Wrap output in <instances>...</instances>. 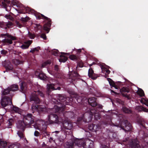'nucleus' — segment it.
I'll list each match as a JSON object with an SVG mask.
<instances>
[{
  "label": "nucleus",
  "mask_w": 148,
  "mask_h": 148,
  "mask_svg": "<svg viewBox=\"0 0 148 148\" xmlns=\"http://www.w3.org/2000/svg\"><path fill=\"white\" fill-rule=\"evenodd\" d=\"M20 10L21 11V13H28L29 14H34L38 19L39 20L41 19H45L47 21V22L44 25L43 29L44 30L47 32V33H48L51 24V20L50 18L40 13L37 12L34 9L28 7L24 6L23 5H20Z\"/></svg>",
  "instance_id": "nucleus-1"
},
{
  "label": "nucleus",
  "mask_w": 148,
  "mask_h": 148,
  "mask_svg": "<svg viewBox=\"0 0 148 148\" xmlns=\"http://www.w3.org/2000/svg\"><path fill=\"white\" fill-rule=\"evenodd\" d=\"M107 80L111 86L114 87L116 89H120V92H130V88L128 86H125L120 88V86L122 84L123 82L118 81L115 83L110 78H108Z\"/></svg>",
  "instance_id": "nucleus-2"
},
{
  "label": "nucleus",
  "mask_w": 148,
  "mask_h": 148,
  "mask_svg": "<svg viewBox=\"0 0 148 148\" xmlns=\"http://www.w3.org/2000/svg\"><path fill=\"white\" fill-rule=\"evenodd\" d=\"M1 36H6L7 37L10 38V39L5 38L2 41L5 44H11L13 42L12 40H16V38L15 37L9 34L8 33L2 34H1Z\"/></svg>",
  "instance_id": "nucleus-3"
},
{
  "label": "nucleus",
  "mask_w": 148,
  "mask_h": 148,
  "mask_svg": "<svg viewBox=\"0 0 148 148\" xmlns=\"http://www.w3.org/2000/svg\"><path fill=\"white\" fill-rule=\"evenodd\" d=\"M24 120L25 125H30L34 123V119L31 114L24 116Z\"/></svg>",
  "instance_id": "nucleus-4"
},
{
  "label": "nucleus",
  "mask_w": 148,
  "mask_h": 148,
  "mask_svg": "<svg viewBox=\"0 0 148 148\" xmlns=\"http://www.w3.org/2000/svg\"><path fill=\"white\" fill-rule=\"evenodd\" d=\"M1 104L3 107H5L8 105L12 104V98L7 96H5L2 98Z\"/></svg>",
  "instance_id": "nucleus-5"
},
{
  "label": "nucleus",
  "mask_w": 148,
  "mask_h": 148,
  "mask_svg": "<svg viewBox=\"0 0 148 148\" xmlns=\"http://www.w3.org/2000/svg\"><path fill=\"white\" fill-rule=\"evenodd\" d=\"M19 87L17 84H13L4 90L2 92H10V91L15 92L19 90Z\"/></svg>",
  "instance_id": "nucleus-6"
},
{
  "label": "nucleus",
  "mask_w": 148,
  "mask_h": 148,
  "mask_svg": "<svg viewBox=\"0 0 148 148\" xmlns=\"http://www.w3.org/2000/svg\"><path fill=\"white\" fill-rule=\"evenodd\" d=\"M58 121V116L55 114H51L48 116V122L50 123H56Z\"/></svg>",
  "instance_id": "nucleus-7"
},
{
  "label": "nucleus",
  "mask_w": 148,
  "mask_h": 148,
  "mask_svg": "<svg viewBox=\"0 0 148 148\" xmlns=\"http://www.w3.org/2000/svg\"><path fill=\"white\" fill-rule=\"evenodd\" d=\"M47 91L50 92L55 90H60L61 89L60 87L59 86L56 88V85L53 84H47Z\"/></svg>",
  "instance_id": "nucleus-8"
},
{
  "label": "nucleus",
  "mask_w": 148,
  "mask_h": 148,
  "mask_svg": "<svg viewBox=\"0 0 148 148\" xmlns=\"http://www.w3.org/2000/svg\"><path fill=\"white\" fill-rule=\"evenodd\" d=\"M35 75L41 80H45L46 79L47 76L42 71H36L35 72Z\"/></svg>",
  "instance_id": "nucleus-9"
},
{
  "label": "nucleus",
  "mask_w": 148,
  "mask_h": 148,
  "mask_svg": "<svg viewBox=\"0 0 148 148\" xmlns=\"http://www.w3.org/2000/svg\"><path fill=\"white\" fill-rule=\"evenodd\" d=\"M20 88L19 89L20 91L22 92H25L27 89V86L26 83L24 82H22L19 84Z\"/></svg>",
  "instance_id": "nucleus-10"
},
{
  "label": "nucleus",
  "mask_w": 148,
  "mask_h": 148,
  "mask_svg": "<svg viewBox=\"0 0 148 148\" xmlns=\"http://www.w3.org/2000/svg\"><path fill=\"white\" fill-rule=\"evenodd\" d=\"M93 146V142L89 140H86L83 145L84 148H91Z\"/></svg>",
  "instance_id": "nucleus-11"
},
{
  "label": "nucleus",
  "mask_w": 148,
  "mask_h": 148,
  "mask_svg": "<svg viewBox=\"0 0 148 148\" xmlns=\"http://www.w3.org/2000/svg\"><path fill=\"white\" fill-rule=\"evenodd\" d=\"M7 71H13V67L11 62L9 61H5L4 65Z\"/></svg>",
  "instance_id": "nucleus-12"
},
{
  "label": "nucleus",
  "mask_w": 148,
  "mask_h": 148,
  "mask_svg": "<svg viewBox=\"0 0 148 148\" xmlns=\"http://www.w3.org/2000/svg\"><path fill=\"white\" fill-rule=\"evenodd\" d=\"M88 75L89 77L93 80L96 79L98 77L97 75L94 73V71L91 67L88 70Z\"/></svg>",
  "instance_id": "nucleus-13"
},
{
  "label": "nucleus",
  "mask_w": 148,
  "mask_h": 148,
  "mask_svg": "<svg viewBox=\"0 0 148 148\" xmlns=\"http://www.w3.org/2000/svg\"><path fill=\"white\" fill-rule=\"evenodd\" d=\"M32 109L33 110H37L39 112H43L46 110L45 107L41 106H38L33 104L32 106Z\"/></svg>",
  "instance_id": "nucleus-14"
},
{
  "label": "nucleus",
  "mask_w": 148,
  "mask_h": 148,
  "mask_svg": "<svg viewBox=\"0 0 148 148\" xmlns=\"http://www.w3.org/2000/svg\"><path fill=\"white\" fill-rule=\"evenodd\" d=\"M100 67L101 69L102 72L103 73H105V77H108V74L110 73V71L108 69L104 66L103 65H101Z\"/></svg>",
  "instance_id": "nucleus-15"
},
{
  "label": "nucleus",
  "mask_w": 148,
  "mask_h": 148,
  "mask_svg": "<svg viewBox=\"0 0 148 148\" xmlns=\"http://www.w3.org/2000/svg\"><path fill=\"white\" fill-rule=\"evenodd\" d=\"M63 126L67 130H70L72 127L73 125L71 123L68 122H64L63 123Z\"/></svg>",
  "instance_id": "nucleus-16"
},
{
  "label": "nucleus",
  "mask_w": 148,
  "mask_h": 148,
  "mask_svg": "<svg viewBox=\"0 0 148 148\" xmlns=\"http://www.w3.org/2000/svg\"><path fill=\"white\" fill-rule=\"evenodd\" d=\"M88 102L93 107H95L97 105L96 99L94 97L90 98L88 100Z\"/></svg>",
  "instance_id": "nucleus-17"
},
{
  "label": "nucleus",
  "mask_w": 148,
  "mask_h": 148,
  "mask_svg": "<svg viewBox=\"0 0 148 148\" xmlns=\"http://www.w3.org/2000/svg\"><path fill=\"white\" fill-rule=\"evenodd\" d=\"M64 109V108L63 107H60L59 106H55L54 108L52 109V110L55 111V113L57 112L60 113L62 112Z\"/></svg>",
  "instance_id": "nucleus-18"
},
{
  "label": "nucleus",
  "mask_w": 148,
  "mask_h": 148,
  "mask_svg": "<svg viewBox=\"0 0 148 148\" xmlns=\"http://www.w3.org/2000/svg\"><path fill=\"white\" fill-rule=\"evenodd\" d=\"M26 125L25 122L22 121H18L17 124V127L19 129L23 130H24L25 126Z\"/></svg>",
  "instance_id": "nucleus-19"
},
{
  "label": "nucleus",
  "mask_w": 148,
  "mask_h": 148,
  "mask_svg": "<svg viewBox=\"0 0 148 148\" xmlns=\"http://www.w3.org/2000/svg\"><path fill=\"white\" fill-rule=\"evenodd\" d=\"M30 99L31 101H34L37 103H39V99L38 97L37 96L35 95H32L30 97Z\"/></svg>",
  "instance_id": "nucleus-20"
},
{
  "label": "nucleus",
  "mask_w": 148,
  "mask_h": 148,
  "mask_svg": "<svg viewBox=\"0 0 148 148\" xmlns=\"http://www.w3.org/2000/svg\"><path fill=\"white\" fill-rule=\"evenodd\" d=\"M32 42L30 40H28L27 41L25 44H23L21 46V47L23 49H27L30 45L32 43Z\"/></svg>",
  "instance_id": "nucleus-21"
},
{
  "label": "nucleus",
  "mask_w": 148,
  "mask_h": 148,
  "mask_svg": "<svg viewBox=\"0 0 148 148\" xmlns=\"http://www.w3.org/2000/svg\"><path fill=\"white\" fill-rule=\"evenodd\" d=\"M84 143H85V141L82 139H78L75 141V145L79 147L82 145L83 146Z\"/></svg>",
  "instance_id": "nucleus-22"
},
{
  "label": "nucleus",
  "mask_w": 148,
  "mask_h": 148,
  "mask_svg": "<svg viewBox=\"0 0 148 148\" xmlns=\"http://www.w3.org/2000/svg\"><path fill=\"white\" fill-rule=\"evenodd\" d=\"M7 146V142L3 140L0 139V148H5Z\"/></svg>",
  "instance_id": "nucleus-23"
},
{
  "label": "nucleus",
  "mask_w": 148,
  "mask_h": 148,
  "mask_svg": "<svg viewBox=\"0 0 148 148\" xmlns=\"http://www.w3.org/2000/svg\"><path fill=\"white\" fill-rule=\"evenodd\" d=\"M69 75L70 77L75 78V80L76 79L77 77H78L80 76L79 74L75 71L72 72Z\"/></svg>",
  "instance_id": "nucleus-24"
},
{
  "label": "nucleus",
  "mask_w": 148,
  "mask_h": 148,
  "mask_svg": "<svg viewBox=\"0 0 148 148\" xmlns=\"http://www.w3.org/2000/svg\"><path fill=\"white\" fill-rule=\"evenodd\" d=\"M60 58L59 59V61L60 62H65L68 59V58L64 55H60Z\"/></svg>",
  "instance_id": "nucleus-25"
},
{
  "label": "nucleus",
  "mask_w": 148,
  "mask_h": 148,
  "mask_svg": "<svg viewBox=\"0 0 148 148\" xmlns=\"http://www.w3.org/2000/svg\"><path fill=\"white\" fill-rule=\"evenodd\" d=\"M2 4L3 6L5 9L7 11H8L10 10L11 9V7L9 5V4L7 5V4L5 3V2H2Z\"/></svg>",
  "instance_id": "nucleus-26"
},
{
  "label": "nucleus",
  "mask_w": 148,
  "mask_h": 148,
  "mask_svg": "<svg viewBox=\"0 0 148 148\" xmlns=\"http://www.w3.org/2000/svg\"><path fill=\"white\" fill-rule=\"evenodd\" d=\"M89 92H95L96 91L97 92H99L98 88H95L94 87H90L89 88Z\"/></svg>",
  "instance_id": "nucleus-27"
},
{
  "label": "nucleus",
  "mask_w": 148,
  "mask_h": 148,
  "mask_svg": "<svg viewBox=\"0 0 148 148\" xmlns=\"http://www.w3.org/2000/svg\"><path fill=\"white\" fill-rule=\"evenodd\" d=\"M138 141H136L133 143L131 146V148H140L139 145L138 144Z\"/></svg>",
  "instance_id": "nucleus-28"
},
{
  "label": "nucleus",
  "mask_w": 148,
  "mask_h": 148,
  "mask_svg": "<svg viewBox=\"0 0 148 148\" xmlns=\"http://www.w3.org/2000/svg\"><path fill=\"white\" fill-rule=\"evenodd\" d=\"M40 49V47H36L31 49L30 51V52L34 53L35 51H39V50Z\"/></svg>",
  "instance_id": "nucleus-29"
},
{
  "label": "nucleus",
  "mask_w": 148,
  "mask_h": 148,
  "mask_svg": "<svg viewBox=\"0 0 148 148\" xmlns=\"http://www.w3.org/2000/svg\"><path fill=\"white\" fill-rule=\"evenodd\" d=\"M67 82L70 83L73 82L75 81V78H73L72 77H70L69 75V77L67 79Z\"/></svg>",
  "instance_id": "nucleus-30"
},
{
  "label": "nucleus",
  "mask_w": 148,
  "mask_h": 148,
  "mask_svg": "<svg viewBox=\"0 0 148 148\" xmlns=\"http://www.w3.org/2000/svg\"><path fill=\"white\" fill-rule=\"evenodd\" d=\"M30 20V18L27 16H26L25 18L21 17V20L22 21L25 22H27L28 20Z\"/></svg>",
  "instance_id": "nucleus-31"
},
{
  "label": "nucleus",
  "mask_w": 148,
  "mask_h": 148,
  "mask_svg": "<svg viewBox=\"0 0 148 148\" xmlns=\"http://www.w3.org/2000/svg\"><path fill=\"white\" fill-rule=\"evenodd\" d=\"M123 111L125 113H130L131 112V111L128 109V108L126 107H123Z\"/></svg>",
  "instance_id": "nucleus-32"
},
{
  "label": "nucleus",
  "mask_w": 148,
  "mask_h": 148,
  "mask_svg": "<svg viewBox=\"0 0 148 148\" xmlns=\"http://www.w3.org/2000/svg\"><path fill=\"white\" fill-rule=\"evenodd\" d=\"M28 37L31 39H34L35 36L34 34L29 32L28 34Z\"/></svg>",
  "instance_id": "nucleus-33"
},
{
  "label": "nucleus",
  "mask_w": 148,
  "mask_h": 148,
  "mask_svg": "<svg viewBox=\"0 0 148 148\" xmlns=\"http://www.w3.org/2000/svg\"><path fill=\"white\" fill-rule=\"evenodd\" d=\"M69 58L72 60H77V58L76 56L75 55H71L69 56Z\"/></svg>",
  "instance_id": "nucleus-34"
},
{
  "label": "nucleus",
  "mask_w": 148,
  "mask_h": 148,
  "mask_svg": "<svg viewBox=\"0 0 148 148\" xmlns=\"http://www.w3.org/2000/svg\"><path fill=\"white\" fill-rule=\"evenodd\" d=\"M51 63V61L50 60H48L44 62L42 64V67H44L47 64H50Z\"/></svg>",
  "instance_id": "nucleus-35"
},
{
  "label": "nucleus",
  "mask_w": 148,
  "mask_h": 148,
  "mask_svg": "<svg viewBox=\"0 0 148 148\" xmlns=\"http://www.w3.org/2000/svg\"><path fill=\"white\" fill-rule=\"evenodd\" d=\"M93 126L92 130L95 132L98 131V130L99 129V127H98L97 125H94Z\"/></svg>",
  "instance_id": "nucleus-36"
},
{
  "label": "nucleus",
  "mask_w": 148,
  "mask_h": 148,
  "mask_svg": "<svg viewBox=\"0 0 148 148\" xmlns=\"http://www.w3.org/2000/svg\"><path fill=\"white\" fill-rule=\"evenodd\" d=\"M12 62L15 65H17L20 64V61L19 60L17 59H14L12 60Z\"/></svg>",
  "instance_id": "nucleus-37"
},
{
  "label": "nucleus",
  "mask_w": 148,
  "mask_h": 148,
  "mask_svg": "<svg viewBox=\"0 0 148 148\" xmlns=\"http://www.w3.org/2000/svg\"><path fill=\"white\" fill-rule=\"evenodd\" d=\"M58 52V50H54L52 51V54L55 56H58L59 54Z\"/></svg>",
  "instance_id": "nucleus-38"
},
{
  "label": "nucleus",
  "mask_w": 148,
  "mask_h": 148,
  "mask_svg": "<svg viewBox=\"0 0 148 148\" xmlns=\"http://www.w3.org/2000/svg\"><path fill=\"white\" fill-rule=\"evenodd\" d=\"M148 101V100H146L145 99L143 98H142L140 101V102L144 104H145Z\"/></svg>",
  "instance_id": "nucleus-39"
},
{
  "label": "nucleus",
  "mask_w": 148,
  "mask_h": 148,
  "mask_svg": "<svg viewBox=\"0 0 148 148\" xmlns=\"http://www.w3.org/2000/svg\"><path fill=\"white\" fill-rule=\"evenodd\" d=\"M34 25L35 26H34V27L35 28H37L38 29L40 30L42 28V26L39 24H35Z\"/></svg>",
  "instance_id": "nucleus-40"
},
{
  "label": "nucleus",
  "mask_w": 148,
  "mask_h": 148,
  "mask_svg": "<svg viewBox=\"0 0 148 148\" xmlns=\"http://www.w3.org/2000/svg\"><path fill=\"white\" fill-rule=\"evenodd\" d=\"M135 109L136 110H137L138 111H142L143 107L141 106H136Z\"/></svg>",
  "instance_id": "nucleus-41"
},
{
  "label": "nucleus",
  "mask_w": 148,
  "mask_h": 148,
  "mask_svg": "<svg viewBox=\"0 0 148 148\" xmlns=\"http://www.w3.org/2000/svg\"><path fill=\"white\" fill-rule=\"evenodd\" d=\"M13 110L15 112L18 113L19 112V108L18 107L14 106L13 108Z\"/></svg>",
  "instance_id": "nucleus-42"
},
{
  "label": "nucleus",
  "mask_w": 148,
  "mask_h": 148,
  "mask_svg": "<svg viewBox=\"0 0 148 148\" xmlns=\"http://www.w3.org/2000/svg\"><path fill=\"white\" fill-rule=\"evenodd\" d=\"M8 51L5 49H3L1 51V54L3 55L4 56L6 55Z\"/></svg>",
  "instance_id": "nucleus-43"
},
{
  "label": "nucleus",
  "mask_w": 148,
  "mask_h": 148,
  "mask_svg": "<svg viewBox=\"0 0 148 148\" xmlns=\"http://www.w3.org/2000/svg\"><path fill=\"white\" fill-rule=\"evenodd\" d=\"M8 148H18V147L16 145L12 144L9 146Z\"/></svg>",
  "instance_id": "nucleus-44"
},
{
  "label": "nucleus",
  "mask_w": 148,
  "mask_h": 148,
  "mask_svg": "<svg viewBox=\"0 0 148 148\" xmlns=\"http://www.w3.org/2000/svg\"><path fill=\"white\" fill-rule=\"evenodd\" d=\"M18 134L19 136L21 138H23L24 137V135L23 133L21 132H18Z\"/></svg>",
  "instance_id": "nucleus-45"
},
{
  "label": "nucleus",
  "mask_w": 148,
  "mask_h": 148,
  "mask_svg": "<svg viewBox=\"0 0 148 148\" xmlns=\"http://www.w3.org/2000/svg\"><path fill=\"white\" fill-rule=\"evenodd\" d=\"M137 91L135 92L134 91V92H144V91L141 88L137 87Z\"/></svg>",
  "instance_id": "nucleus-46"
},
{
  "label": "nucleus",
  "mask_w": 148,
  "mask_h": 148,
  "mask_svg": "<svg viewBox=\"0 0 148 148\" xmlns=\"http://www.w3.org/2000/svg\"><path fill=\"white\" fill-rule=\"evenodd\" d=\"M40 37L43 38L44 40H46L47 39V37L46 35L45 34H42L40 36Z\"/></svg>",
  "instance_id": "nucleus-47"
},
{
  "label": "nucleus",
  "mask_w": 148,
  "mask_h": 148,
  "mask_svg": "<svg viewBox=\"0 0 148 148\" xmlns=\"http://www.w3.org/2000/svg\"><path fill=\"white\" fill-rule=\"evenodd\" d=\"M95 117L96 119H98L100 118L99 115L97 113H95Z\"/></svg>",
  "instance_id": "nucleus-48"
},
{
  "label": "nucleus",
  "mask_w": 148,
  "mask_h": 148,
  "mask_svg": "<svg viewBox=\"0 0 148 148\" xmlns=\"http://www.w3.org/2000/svg\"><path fill=\"white\" fill-rule=\"evenodd\" d=\"M54 70L56 72H58L59 70V66L57 65H55L54 66Z\"/></svg>",
  "instance_id": "nucleus-49"
},
{
  "label": "nucleus",
  "mask_w": 148,
  "mask_h": 148,
  "mask_svg": "<svg viewBox=\"0 0 148 148\" xmlns=\"http://www.w3.org/2000/svg\"><path fill=\"white\" fill-rule=\"evenodd\" d=\"M121 94L124 97H126L128 99H130L129 96L126 93H121Z\"/></svg>",
  "instance_id": "nucleus-50"
},
{
  "label": "nucleus",
  "mask_w": 148,
  "mask_h": 148,
  "mask_svg": "<svg viewBox=\"0 0 148 148\" xmlns=\"http://www.w3.org/2000/svg\"><path fill=\"white\" fill-rule=\"evenodd\" d=\"M74 144H72L69 145H68L66 147V148H73V146Z\"/></svg>",
  "instance_id": "nucleus-51"
},
{
  "label": "nucleus",
  "mask_w": 148,
  "mask_h": 148,
  "mask_svg": "<svg viewBox=\"0 0 148 148\" xmlns=\"http://www.w3.org/2000/svg\"><path fill=\"white\" fill-rule=\"evenodd\" d=\"M40 134V133L39 132L37 131H36L34 133V136H39Z\"/></svg>",
  "instance_id": "nucleus-52"
},
{
  "label": "nucleus",
  "mask_w": 148,
  "mask_h": 148,
  "mask_svg": "<svg viewBox=\"0 0 148 148\" xmlns=\"http://www.w3.org/2000/svg\"><path fill=\"white\" fill-rule=\"evenodd\" d=\"M4 2H5V3L8 4H10V1L9 0H3Z\"/></svg>",
  "instance_id": "nucleus-53"
},
{
  "label": "nucleus",
  "mask_w": 148,
  "mask_h": 148,
  "mask_svg": "<svg viewBox=\"0 0 148 148\" xmlns=\"http://www.w3.org/2000/svg\"><path fill=\"white\" fill-rule=\"evenodd\" d=\"M142 111L145 112H147L148 111V110L146 108H145L143 107V109Z\"/></svg>",
  "instance_id": "nucleus-54"
},
{
  "label": "nucleus",
  "mask_w": 148,
  "mask_h": 148,
  "mask_svg": "<svg viewBox=\"0 0 148 148\" xmlns=\"http://www.w3.org/2000/svg\"><path fill=\"white\" fill-rule=\"evenodd\" d=\"M10 16L9 14H6L5 16V17L7 19H9L10 18Z\"/></svg>",
  "instance_id": "nucleus-55"
},
{
  "label": "nucleus",
  "mask_w": 148,
  "mask_h": 148,
  "mask_svg": "<svg viewBox=\"0 0 148 148\" xmlns=\"http://www.w3.org/2000/svg\"><path fill=\"white\" fill-rule=\"evenodd\" d=\"M137 94L140 97H142L145 95L144 93H137Z\"/></svg>",
  "instance_id": "nucleus-56"
},
{
  "label": "nucleus",
  "mask_w": 148,
  "mask_h": 148,
  "mask_svg": "<svg viewBox=\"0 0 148 148\" xmlns=\"http://www.w3.org/2000/svg\"><path fill=\"white\" fill-rule=\"evenodd\" d=\"M12 120L11 119H10L9 120V125H12Z\"/></svg>",
  "instance_id": "nucleus-57"
},
{
  "label": "nucleus",
  "mask_w": 148,
  "mask_h": 148,
  "mask_svg": "<svg viewBox=\"0 0 148 148\" xmlns=\"http://www.w3.org/2000/svg\"><path fill=\"white\" fill-rule=\"evenodd\" d=\"M95 62H93L92 63L89 64V66L90 67L91 66L95 64Z\"/></svg>",
  "instance_id": "nucleus-58"
},
{
  "label": "nucleus",
  "mask_w": 148,
  "mask_h": 148,
  "mask_svg": "<svg viewBox=\"0 0 148 148\" xmlns=\"http://www.w3.org/2000/svg\"><path fill=\"white\" fill-rule=\"evenodd\" d=\"M82 50L80 49L77 50V52L78 53H80L81 52Z\"/></svg>",
  "instance_id": "nucleus-59"
},
{
  "label": "nucleus",
  "mask_w": 148,
  "mask_h": 148,
  "mask_svg": "<svg viewBox=\"0 0 148 148\" xmlns=\"http://www.w3.org/2000/svg\"><path fill=\"white\" fill-rule=\"evenodd\" d=\"M40 93V95L42 97H44V94H43V93Z\"/></svg>",
  "instance_id": "nucleus-60"
},
{
  "label": "nucleus",
  "mask_w": 148,
  "mask_h": 148,
  "mask_svg": "<svg viewBox=\"0 0 148 148\" xmlns=\"http://www.w3.org/2000/svg\"><path fill=\"white\" fill-rule=\"evenodd\" d=\"M37 92H42V91H40L39 90L37 91Z\"/></svg>",
  "instance_id": "nucleus-61"
},
{
  "label": "nucleus",
  "mask_w": 148,
  "mask_h": 148,
  "mask_svg": "<svg viewBox=\"0 0 148 148\" xmlns=\"http://www.w3.org/2000/svg\"><path fill=\"white\" fill-rule=\"evenodd\" d=\"M131 129V127H130V128H129V129H128L127 128V129L128 131L130 130Z\"/></svg>",
  "instance_id": "nucleus-62"
},
{
  "label": "nucleus",
  "mask_w": 148,
  "mask_h": 148,
  "mask_svg": "<svg viewBox=\"0 0 148 148\" xmlns=\"http://www.w3.org/2000/svg\"><path fill=\"white\" fill-rule=\"evenodd\" d=\"M145 105L148 106V101L146 103Z\"/></svg>",
  "instance_id": "nucleus-63"
},
{
  "label": "nucleus",
  "mask_w": 148,
  "mask_h": 148,
  "mask_svg": "<svg viewBox=\"0 0 148 148\" xmlns=\"http://www.w3.org/2000/svg\"><path fill=\"white\" fill-rule=\"evenodd\" d=\"M143 148H148V146L144 147H143Z\"/></svg>",
  "instance_id": "nucleus-64"
}]
</instances>
